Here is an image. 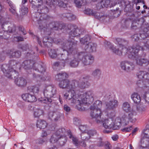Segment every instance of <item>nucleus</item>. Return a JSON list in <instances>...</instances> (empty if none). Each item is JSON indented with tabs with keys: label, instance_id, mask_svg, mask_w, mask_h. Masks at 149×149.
<instances>
[{
	"label": "nucleus",
	"instance_id": "nucleus-1",
	"mask_svg": "<svg viewBox=\"0 0 149 149\" xmlns=\"http://www.w3.org/2000/svg\"><path fill=\"white\" fill-rule=\"evenodd\" d=\"M77 81L75 80L70 81L68 79H64L61 80L59 83V87L62 89H69L68 93L64 94V96L68 99L70 102H74V97H76L75 95V90L76 88V85H77Z\"/></svg>",
	"mask_w": 149,
	"mask_h": 149
},
{
	"label": "nucleus",
	"instance_id": "nucleus-2",
	"mask_svg": "<svg viewBox=\"0 0 149 149\" xmlns=\"http://www.w3.org/2000/svg\"><path fill=\"white\" fill-rule=\"evenodd\" d=\"M76 97L74 98V102H71L74 104H76V108L79 111H82L83 109L81 105L87 103L90 104L94 100V96L93 92L89 91L79 95L75 93Z\"/></svg>",
	"mask_w": 149,
	"mask_h": 149
},
{
	"label": "nucleus",
	"instance_id": "nucleus-3",
	"mask_svg": "<svg viewBox=\"0 0 149 149\" xmlns=\"http://www.w3.org/2000/svg\"><path fill=\"white\" fill-rule=\"evenodd\" d=\"M9 66L8 70H6V68H7L6 65H3L1 67V70L7 77L10 79L15 78L18 75V73L14 69L17 68V66H19V64L17 61L14 60L9 61Z\"/></svg>",
	"mask_w": 149,
	"mask_h": 149
},
{
	"label": "nucleus",
	"instance_id": "nucleus-4",
	"mask_svg": "<svg viewBox=\"0 0 149 149\" xmlns=\"http://www.w3.org/2000/svg\"><path fill=\"white\" fill-rule=\"evenodd\" d=\"M140 50L143 51V48L138 45L129 47L127 49L123 48V50L126 52V53L128 57L132 59H134L138 57V52Z\"/></svg>",
	"mask_w": 149,
	"mask_h": 149
},
{
	"label": "nucleus",
	"instance_id": "nucleus-5",
	"mask_svg": "<svg viewBox=\"0 0 149 149\" xmlns=\"http://www.w3.org/2000/svg\"><path fill=\"white\" fill-rule=\"evenodd\" d=\"M73 39L69 41H65L61 43V45L63 50H66L67 52L72 54V55L77 54V41H73Z\"/></svg>",
	"mask_w": 149,
	"mask_h": 149
},
{
	"label": "nucleus",
	"instance_id": "nucleus-6",
	"mask_svg": "<svg viewBox=\"0 0 149 149\" xmlns=\"http://www.w3.org/2000/svg\"><path fill=\"white\" fill-rule=\"evenodd\" d=\"M58 51L57 59L61 61H63L66 62L68 59L71 58V56L73 57L74 55L70 53L63 50V49H57Z\"/></svg>",
	"mask_w": 149,
	"mask_h": 149
},
{
	"label": "nucleus",
	"instance_id": "nucleus-7",
	"mask_svg": "<svg viewBox=\"0 0 149 149\" xmlns=\"http://www.w3.org/2000/svg\"><path fill=\"white\" fill-rule=\"evenodd\" d=\"M77 56L79 60H81L84 66L91 64L93 61L94 58L91 55H84L83 53L81 52L77 55Z\"/></svg>",
	"mask_w": 149,
	"mask_h": 149
},
{
	"label": "nucleus",
	"instance_id": "nucleus-8",
	"mask_svg": "<svg viewBox=\"0 0 149 149\" xmlns=\"http://www.w3.org/2000/svg\"><path fill=\"white\" fill-rule=\"evenodd\" d=\"M136 113L135 111L132 110L130 111V113L127 116L124 115L122 116V123H125V125L128 124L129 122L130 121L132 123H134L136 120L135 117Z\"/></svg>",
	"mask_w": 149,
	"mask_h": 149
},
{
	"label": "nucleus",
	"instance_id": "nucleus-9",
	"mask_svg": "<svg viewBox=\"0 0 149 149\" xmlns=\"http://www.w3.org/2000/svg\"><path fill=\"white\" fill-rule=\"evenodd\" d=\"M111 117L101 120V123H103V126L106 129H112L114 130V120L113 118L115 116L114 113H112Z\"/></svg>",
	"mask_w": 149,
	"mask_h": 149
},
{
	"label": "nucleus",
	"instance_id": "nucleus-10",
	"mask_svg": "<svg viewBox=\"0 0 149 149\" xmlns=\"http://www.w3.org/2000/svg\"><path fill=\"white\" fill-rule=\"evenodd\" d=\"M37 12L36 13V14L37 15H41L40 16V19H46L47 14L49 11L48 8L46 6L43 4L39 5L37 8Z\"/></svg>",
	"mask_w": 149,
	"mask_h": 149
},
{
	"label": "nucleus",
	"instance_id": "nucleus-11",
	"mask_svg": "<svg viewBox=\"0 0 149 149\" xmlns=\"http://www.w3.org/2000/svg\"><path fill=\"white\" fill-rule=\"evenodd\" d=\"M120 67L121 69L125 71L130 72L134 70L135 66L134 64L131 62L124 61L121 63Z\"/></svg>",
	"mask_w": 149,
	"mask_h": 149
},
{
	"label": "nucleus",
	"instance_id": "nucleus-12",
	"mask_svg": "<svg viewBox=\"0 0 149 149\" xmlns=\"http://www.w3.org/2000/svg\"><path fill=\"white\" fill-rule=\"evenodd\" d=\"M91 116L93 118L95 119L97 123H101V117L102 115V111L100 109H91Z\"/></svg>",
	"mask_w": 149,
	"mask_h": 149
},
{
	"label": "nucleus",
	"instance_id": "nucleus-13",
	"mask_svg": "<svg viewBox=\"0 0 149 149\" xmlns=\"http://www.w3.org/2000/svg\"><path fill=\"white\" fill-rule=\"evenodd\" d=\"M56 90L55 88L49 86L45 88L43 90V93L45 97L51 98L56 94Z\"/></svg>",
	"mask_w": 149,
	"mask_h": 149
},
{
	"label": "nucleus",
	"instance_id": "nucleus-14",
	"mask_svg": "<svg viewBox=\"0 0 149 149\" xmlns=\"http://www.w3.org/2000/svg\"><path fill=\"white\" fill-rule=\"evenodd\" d=\"M68 27H70L71 31L69 33V35L71 39H72L71 38L72 37H74L78 36L81 34L83 33L82 31H83V29H81L78 28L76 26L68 25Z\"/></svg>",
	"mask_w": 149,
	"mask_h": 149
},
{
	"label": "nucleus",
	"instance_id": "nucleus-15",
	"mask_svg": "<svg viewBox=\"0 0 149 149\" xmlns=\"http://www.w3.org/2000/svg\"><path fill=\"white\" fill-rule=\"evenodd\" d=\"M118 104L119 102L117 100H113L105 102V107L108 110H114L118 107Z\"/></svg>",
	"mask_w": 149,
	"mask_h": 149
},
{
	"label": "nucleus",
	"instance_id": "nucleus-16",
	"mask_svg": "<svg viewBox=\"0 0 149 149\" xmlns=\"http://www.w3.org/2000/svg\"><path fill=\"white\" fill-rule=\"evenodd\" d=\"M48 116L50 119H53L56 121L59 120L61 118H63V114L58 111H50L48 113Z\"/></svg>",
	"mask_w": 149,
	"mask_h": 149
},
{
	"label": "nucleus",
	"instance_id": "nucleus-17",
	"mask_svg": "<svg viewBox=\"0 0 149 149\" xmlns=\"http://www.w3.org/2000/svg\"><path fill=\"white\" fill-rule=\"evenodd\" d=\"M58 24L57 23L52 22L49 24V27L46 29V31H50L51 32L53 30H57L58 29H64L65 27L64 25H63L62 24L59 25L58 28Z\"/></svg>",
	"mask_w": 149,
	"mask_h": 149
},
{
	"label": "nucleus",
	"instance_id": "nucleus-18",
	"mask_svg": "<svg viewBox=\"0 0 149 149\" xmlns=\"http://www.w3.org/2000/svg\"><path fill=\"white\" fill-rule=\"evenodd\" d=\"M7 55L10 58H19L21 55V52L18 50L12 49L8 50L6 52Z\"/></svg>",
	"mask_w": 149,
	"mask_h": 149
},
{
	"label": "nucleus",
	"instance_id": "nucleus-19",
	"mask_svg": "<svg viewBox=\"0 0 149 149\" xmlns=\"http://www.w3.org/2000/svg\"><path fill=\"white\" fill-rule=\"evenodd\" d=\"M23 99L26 102H35L36 100V97L33 95L29 93H25L22 95Z\"/></svg>",
	"mask_w": 149,
	"mask_h": 149
},
{
	"label": "nucleus",
	"instance_id": "nucleus-20",
	"mask_svg": "<svg viewBox=\"0 0 149 149\" xmlns=\"http://www.w3.org/2000/svg\"><path fill=\"white\" fill-rule=\"evenodd\" d=\"M97 45L96 44L89 42L85 46L84 49L87 52H95L96 51Z\"/></svg>",
	"mask_w": 149,
	"mask_h": 149
},
{
	"label": "nucleus",
	"instance_id": "nucleus-21",
	"mask_svg": "<svg viewBox=\"0 0 149 149\" xmlns=\"http://www.w3.org/2000/svg\"><path fill=\"white\" fill-rule=\"evenodd\" d=\"M122 117L121 118L119 117H117L114 120V130H117L122 125H125V123H122Z\"/></svg>",
	"mask_w": 149,
	"mask_h": 149
},
{
	"label": "nucleus",
	"instance_id": "nucleus-22",
	"mask_svg": "<svg viewBox=\"0 0 149 149\" xmlns=\"http://www.w3.org/2000/svg\"><path fill=\"white\" fill-rule=\"evenodd\" d=\"M110 0H102L97 5V8L100 9L104 7H107L110 5Z\"/></svg>",
	"mask_w": 149,
	"mask_h": 149
},
{
	"label": "nucleus",
	"instance_id": "nucleus-23",
	"mask_svg": "<svg viewBox=\"0 0 149 149\" xmlns=\"http://www.w3.org/2000/svg\"><path fill=\"white\" fill-rule=\"evenodd\" d=\"M131 98L134 102L136 104H139L141 101V97L137 93H133L131 95Z\"/></svg>",
	"mask_w": 149,
	"mask_h": 149
},
{
	"label": "nucleus",
	"instance_id": "nucleus-24",
	"mask_svg": "<svg viewBox=\"0 0 149 149\" xmlns=\"http://www.w3.org/2000/svg\"><path fill=\"white\" fill-rule=\"evenodd\" d=\"M15 83L20 87H23L26 86V81L25 79L22 77H20L15 79Z\"/></svg>",
	"mask_w": 149,
	"mask_h": 149
},
{
	"label": "nucleus",
	"instance_id": "nucleus-25",
	"mask_svg": "<svg viewBox=\"0 0 149 149\" xmlns=\"http://www.w3.org/2000/svg\"><path fill=\"white\" fill-rule=\"evenodd\" d=\"M88 78L87 77H83L82 81L78 84L77 83V85H76V86L77 87V86L78 85L80 88L82 89H84L86 87L88 86Z\"/></svg>",
	"mask_w": 149,
	"mask_h": 149
},
{
	"label": "nucleus",
	"instance_id": "nucleus-26",
	"mask_svg": "<svg viewBox=\"0 0 149 149\" xmlns=\"http://www.w3.org/2000/svg\"><path fill=\"white\" fill-rule=\"evenodd\" d=\"M47 125V123L45 121L40 119L37 121L36 127L40 129H44L46 127Z\"/></svg>",
	"mask_w": 149,
	"mask_h": 149
},
{
	"label": "nucleus",
	"instance_id": "nucleus-27",
	"mask_svg": "<svg viewBox=\"0 0 149 149\" xmlns=\"http://www.w3.org/2000/svg\"><path fill=\"white\" fill-rule=\"evenodd\" d=\"M101 74L100 70L99 69H96L93 71L92 75L96 80H99Z\"/></svg>",
	"mask_w": 149,
	"mask_h": 149
},
{
	"label": "nucleus",
	"instance_id": "nucleus-28",
	"mask_svg": "<svg viewBox=\"0 0 149 149\" xmlns=\"http://www.w3.org/2000/svg\"><path fill=\"white\" fill-rule=\"evenodd\" d=\"M136 61L137 64L139 65H142L143 64L148 63V60L145 58H142L138 55V57L133 59Z\"/></svg>",
	"mask_w": 149,
	"mask_h": 149
},
{
	"label": "nucleus",
	"instance_id": "nucleus-29",
	"mask_svg": "<svg viewBox=\"0 0 149 149\" xmlns=\"http://www.w3.org/2000/svg\"><path fill=\"white\" fill-rule=\"evenodd\" d=\"M110 50L113 53L119 55H122L123 52L125 53L124 51L122 50L121 48L117 47H116L114 46L113 45L112 47L110 49Z\"/></svg>",
	"mask_w": 149,
	"mask_h": 149
},
{
	"label": "nucleus",
	"instance_id": "nucleus-30",
	"mask_svg": "<svg viewBox=\"0 0 149 149\" xmlns=\"http://www.w3.org/2000/svg\"><path fill=\"white\" fill-rule=\"evenodd\" d=\"M61 137L59 135H58L55 133L52 135L50 139V142L52 143H56V145L59 138Z\"/></svg>",
	"mask_w": 149,
	"mask_h": 149
},
{
	"label": "nucleus",
	"instance_id": "nucleus-31",
	"mask_svg": "<svg viewBox=\"0 0 149 149\" xmlns=\"http://www.w3.org/2000/svg\"><path fill=\"white\" fill-rule=\"evenodd\" d=\"M74 54L75 56L74 59L70 63V66L73 68H75L77 67L79 64V59L78 58L77 55L78 54Z\"/></svg>",
	"mask_w": 149,
	"mask_h": 149
},
{
	"label": "nucleus",
	"instance_id": "nucleus-32",
	"mask_svg": "<svg viewBox=\"0 0 149 149\" xmlns=\"http://www.w3.org/2000/svg\"><path fill=\"white\" fill-rule=\"evenodd\" d=\"M67 140V138L65 136H61L59 138L56 145L58 146H62L64 145Z\"/></svg>",
	"mask_w": 149,
	"mask_h": 149
},
{
	"label": "nucleus",
	"instance_id": "nucleus-33",
	"mask_svg": "<svg viewBox=\"0 0 149 149\" xmlns=\"http://www.w3.org/2000/svg\"><path fill=\"white\" fill-rule=\"evenodd\" d=\"M102 106V102L100 100H97L91 106V109H100Z\"/></svg>",
	"mask_w": 149,
	"mask_h": 149
},
{
	"label": "nucleus",
	"instance_id": "nucleus-34",
	"mask_svg": "<svg viewBox=\"0 0 149 149\" xmlns=\"http://www.w3.org/2000/svg\"><path fill=\"white\" fill-rule=\"evenodd\" d=\"M30 60H26L24 61L22 64V67L26 70H29L32 68V66ZM33 64V63H31Z\"/></svg>",
	"mask_w": 149,
	"mask_h": 149
},
{
	"label": "nucleus",
	"instance_id": "nucleus-35",
	"mask_svg": "<svg viewBox=\"0 0 149 149\" xmlns=\"http://www.w3.org/2000/svg\"><path fill=\"white\" fill-rule=\"evenodd\" d=\"M28 91L33 93H37L39 91V88L38 87L35 86H29L28 88Z\"/></svg>",
	"mask_w": 149,
	"mask_h": 149
},
{
	"label": "nucleus",
	"instance_id": "nucleus-36",
	"mask_svg": "<svg viewBox=\"0 0 149 149\" xmlns=\"http://www.w3.org/2000/svg\"><path fill=\"white\" fill-rule=\"evenodd\" d=\"M49 56L52 58H54L57 57V58L58 51L56 50L51 49L49 51Z\"/></svg>",
	"mask_w": 149,
	"mask_h": 149
},
{
	"label": "nucleus",
	"instance_id": "nucleus-37",
	"mask_svg": "<svg viewBox=\"0 0 149 149\" xmlns=\"http://www.w3.org/2000/svg\"><path fill=\"white\" fill-rule=\"evenodd\" d=\"M43 113V111L40 109L37 108L34 109V116L35 117H38Z\"/></svg>",
	"mask_w": 149,
	"mask_h": 149
},
{
	"label": "nucleus",
	"instance_id": "nucleus-38",
	"mask_svg": "<svg viewBox=\"0 0 149 149\" xmlns=\"http://www.w3.org/2000/svg\"><path fill=\"white\" fill-rule=\"evenodd\" d=\"M68 77V75L66 73L63 72H61L57 74L56 76V78L57 79H63Z\"/></svg>",
	"mask_w": 149,
	"mask_h": 149
},
{
	"label": "nucleus",
	"instance_id": "nucleus-39",
	"mask_svg": "<svg viewBox=\"0 0 149 149\" xmlns=\"http://www.w3.org/2000/svg\"><path fill=\"white\" fill-rule=\"evenodd\" d=\"M122 108L126 112H128L130 111L131 109L130 104L127 102L123 103Z\"/></svg>",
	"mask_w": 149,
	"mask_h": 149
},
{
	"label": "nucleus",
	"instance_id": "nucleus-40",
	"mask_svg": "<svg viewBox=\"0 0 149 149\" xmlns=\"http://www.w3.org/2000/svg\"><path fill=\"white\" fill-rule=\"evenodd\" d=\"M37 69H35L36 70H37L38 72L41 73H42L45 71V66L44 64L42 63L38 64L37 65Z\"/></svg>",
	"mask_w": 149,
	"mask_h": 149
},
{
	"label": "nucleus",
	"instance_id": "nucleus-41",
	"mask_svg": "<svg viewBox=\"0 0 149 149\" xmlns=\"http://www.w3.org/2000/svg\"><path fill=\"white\" fill-rule=\"evenodd\" d=\"M90 40V37L88 35H87L83 38H81L80 40V42L81 44L84 45L86 43Z\"/></svg>",
	"mask_w": 149,
	"mask_h": 149
},
{
	"label": "nucleus",
	"instance_id": "nucleus-42",
	"mask_svg": "<svg viewBox=\"0 0 149 149\" xmlns=\"http://www.w3.org/2000/svg\"><path fill=\"white\" fill-rule=\"evenodd\" d=\"M50 38L48 37H45L43 38V42L44 45L47 47H49L52 46V44L49 41Z\"/></svg>",
	"mask_w": 149,
	"mask_h": 149
},
{
	"label": "nucleus",
	"instance_id": "nucleus-43",
	"mask_svg": "<svg viewBox=\"0 0 149 149\" xmlns=\"http://www.w3.org/2000/svg\"><path fill=\"white\" fill-rule=\"evenodd\" d=\"M66 131L65 128H62L59 129L55 132L58 135H59L61 137L63 136H65L64 134H65Z\"/></svg>",
	"mask_w": 149,
	"mask_h": 149
},
{
	"label": "nucleus",
	"instance_id": "nucleus-44",
	"mask_svg": "<svg viewBox=\"0 0 149 149\" xmlns=\"http://www.w3.org/2000/svg\"><path fill=\"white\" fill-rule=\"evenodd\" d=\"M81 137L82 140L85 141L88 140L90 138L87 132H82L81 134Z\"/></svg>",
	"mask_w": 149,
	"mask_h": 149
},
{
	"label": "nucleus",
	"instance_id": "nucleus-45",
	"mask_svg": "<svg viewBox=\"0 0 149 149\" xmlns=\"http://www.w3.org/2000/svg\"><path fill=\"white\" fill-rule=\"evenodd\" d=\"M145 74H146V71H140L137 73L136 76L138 79L143 80L144 75Z\"/></svg>",
	"mask_w": 149,
	"mask_h": 149
},
{
	"label": "nucleus",
	"instance_id": "nucleus-46",
	"mask_svg": "<svg viewBox=\"0 0 149 149\" xmlns=\"http://www.w3.org/2000/svg\"><path fill=\"white\" fill-rule=\"evenodd\" d=\"M84 0H74V3L76 6L78 8H80L81 6L84 5Z\"/></svg>",
	"mask_w": 149,
	"mask_h": 149
},
{
	"label": "nucleus",
	"instance_id": "nucleus-47",
	"mask_svg": "<svg viewBox=\"0 0 149 149\" xmlns=\"http://www.w3.org/2000/svg\"><path fill=\"white\" fill-rule=\"evenodd\" d=\"M79 126V129L82 132H86L88 131L87 129L88 127L87 125L81 124Z\"/></svg>",
	"mask_w": 149,
	"mask_h": 149
},
{
	"label": "nucleus",
	"instance_id": "nucleus-48",
	"mask_svg": "<svg viewBox=\"0 0 149 149\" xmlns=\"http://www.w3.org/2000/svg\"><path fill=\"white\" fill-rule=\"evenodd\" d=\"M73 124L76 126H79L81 125V121L79 118L77 117H74L73 119Z\"/></svg>",
	"mask_w": 149,
	"mask_h": 149
},
{
	"label": "nucleus",
	"instance_id": "nucleus-49",
	"mask_svg": "<svg viewBox=\"0 0 149 149\" xmlns=\"http://www.w3.org/2000/svg\"><path fill=\"white\" fill-rule=\"evenodd\" d=\"M8 31L9 33L14 32L16 30L15 26L13 24H10L8 26Z\"/></svg>",
	"mask_w": 149,
	"mask_h": 149
},
{
	"label": "nucleus",
	"instance_id": "nucleus-50",
	"mask_svg": "<svg viewBox=\"0 0 149 149\" xmlns=\"http://www.w3.org/2000/svg\"><path fill=\"white\" fill-rule=\"evenodd\" d=\"M69 137L71 139L74 144H75L76 146H77L78 145V141L76 137L73 136L72 135L70 134H69Z\"/></svg>",
	"mask_w": 149,
	"mask_h": 149
},
{
	"label": "nucleus",
	"instance_id": "nucleus-51",
	"mask_svg": "<svg viewBox=\"0 0 149 149\" xmlns=\"http://www.w3.org/2000/svg\"><path fill=\"white\" fill-rule=\"evenodd\" d=\"M144 107L141 104H137L136 106V110L139 112H142L144 111Z\"/></svg>",
	"mask_w": 149,
	"mask_h": 149
},
{
	"label": "nucleus",
	"instance_id": "nucleus-52",
	"mask_svg": "<svg viewBox=\"0 0 149 149\" xmlns=\"http://www.w3.org/2000/svg\"><path fill=\"white\" fill-rule=\"evenodd\" d=\"M64 16L66 17L69 20H74L75 18V16L72 14L70 13H67L65 14V15H64Z\"/></svg>",
	"mask_w": 149,
	"mask_h": 149
},
{
	"label": "nucleus",
	"instance_id": "nucleus-53",
	"mask_svg": "<svg viewBox=\"0 0 149 149\" xmlns=\"http://www.w3.org/2000/svg\"><path fill=\"white\" fill-rule=\"evenodd\" d=\"M11 2H10H10H9V4L10 5V8H9V10L10 12L13 15L17 16V14L16 13V11L15 9H14V8H12V7H13L12 6V4L11 3Z\"/></svg>",
	"mask_w": 149,
	"mask_h": 149
},
{
	"label": "nucleus",
	"instance_id": "nucleus-54",
	"mask_svg": "<svg viewBox=\"0 0 149 149\" xmlns=\"http://www.w3.org/2000/svg\"><path fill=\"white\" fill-rule=\"evenodd\" d=\"M144 75L143 81L146 82L148 83L149 81V73L146 72V74Z\"/></svg>",
	"mask_w": 149,
	"mask_h": 149
},
{
	"label": "nucleus",
	"instance_id": "nucleus-55",
	"mask_svg": "<svg viewBox=\"0 0 149 149\" xmlns=\"http://www.w3.org/2000/svg\"><path fill=\"white\" fill-rule=\"evenodd\" d=\"M87 132L89 135L90 136V137H91V136H93L97 134L96 130H88Z\"/></svg>",
	"mask_w": 149,
	"mask_h": 149
},
{
	"label": "nucleus",
	"instance_id": "nucleus-56",
	"mask_svg": "<svg viewBox=\"0 0 149 149\" xmlns=\"http://www.w3.org/2000/svg\"><path fill=\"white\" fill-rule=\"evenodd\" d=\"M40 101L42 103H46L48 102H51L52 101L50 98L45 97L44 98H42L40 100Z\"/></svg>",
	"mask_w": 149,
	"mask_h": 149
},
{
	"label": "nucleus",
	"instance_id": "nucleus-57",
	"mask_svg": "<svg viewBox=\"0 0 149 149\" xmlns=\"http://www.w3.org/2000/svg\"><path fill=\"white\" fill-rule=\"evenodd\" d=\"M105 47L107 48H109L110 49L112 47L113 45L111 43L108 41H105L104 42Z\"/></svg>",
	"mask_w": 149,
	"mask_h": 149
},
{
	"label": "nucleus",
	"instance_id": "nucleus-58",
	"mask_svg": "<svg viewBox=\"0 0 149 149\" xmlns=\"http://www.w3.org/2000/svg\"><path fill=\"white\" fill-rule=\"evenodd\" d=\"M85 13L86 14L90 15H93L95 14V13H94V11H93L92 10L90 9H86L85 10Z\"/></svg>",
	"mask_w": 149,
	"mask_h": 149
},
{
	"label": "nucleus",
	"instance_id": "nucleus-59",
	"mask_svg": "<svg viewBox=\"0 0 149 149\" xmlns=\"http://www.w3.org/2000/svg\"><path fill=\"white\" fill-rule=\"evenodd\" d=\"M50 131L49 130H43L42 132L41 136L42 137L46 136L48 134H50Z\"/></svg>",
	"mask_w": 149,
	"mask_h": 149
},
{
	"label": "nucleus",
	"instance_id": "nucleus-60",
	"mask_svg": "<svg viewBox=\"0 0 149 149\" xmlns=\"http://www.w3.org/2000/svg\"><path fill=\"white\" fill-rule=\"evenodd\" d=\"M143 134L145 137L149 138V129H144V130Z\"/></svg>",
	"mask_w": 149,
	"mask_h": 149
},
{
	"label": "nucleus",
	"instance_id": "nucleus-61",
	"mask_svg": "<svg viewBox=\"0 0 149 149\" xmlns=\"http://www.w3.org/2000/svg\"><path fill=\"white\" fill-rule=\"evenodd\" d=\"M98 140L97 143V146L99 147L102 146L104 143L102 141V139L101 138H100Z\"/></svg>",
	"mask_w": 149,
	"mask_h": 149
},
{
	"label": "nucleus",
	"instance_id": "nucleus-62",
	"mask_svg": "<svg viewBox=\"0 0 149 149\" xmlns=\"http://www.w3.org/2000/svg\"><path fill=\"white\" fill-rule=\"evenodd\" d=\"M14 40L15 41L19 42L23 41L24 38L21 36L14 37Z\"/></svg>",
	"mask_w": 149,
	"mask_h": 149
},
{
	"label": "nucleus",
	"instance_id": "nucleus-63",
	"mask_svg": "<svg viewBox=\"0 0 149 149\" xmlns=\"http://www.w3.org/2000/svg\"><path fill=\"white\" fill-rule=\"evenodd\" d=\"M132 40L134 41H137L139 39L138 35L137 34H135L132 36Z\"/></svg>",
	"mask_w": 149,
	"mask_h": 149
},
{
	"label": "nucleus",
	"instance_id": "nucleus-64",
	"mask_svg": "<svg viewBox=\"0 0 149 149\" xmlns=\"http://www.w3.org/2000/svg\"><path fill=\"white\" fill-rule=\"evenodd\" d=\"M104 146L106 149H111V146L110 144L108 141L104 143Z\"/></svg>",
	"mask_w": 149,
	"mask_h": 149
}]
</instances>
